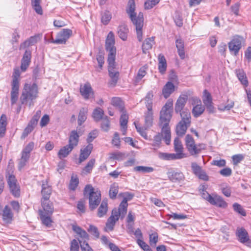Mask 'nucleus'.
Segmentation results:
<instances>
[{
    "mask_svg": "<svg viewBox=\"0 0 251 251\" xmlns=\"http://www.w3.org/2000/svg\"><path fill=\"white\" fill-rule=\"evenodd\" d=\"M190 125L184 123V121H180L176 126V131L177 135L179 136H183Z\"/></svg>",
    "mask_w": 251,
    "mask_h": 251,
    "instance_id": "24",
    "label": "nucleus"
},
{
    "mask_svg": "<svg viewBox=\"0 0 251 251\" xmlns=\"http://www.w3.org/2000/svg\"><path fill=\"white\" fill-rule=\"evenodd\" d=\"M204 111V107L201 104H197L194 107L192 110V113L194 117H198L200 116Z\"/></svg>",
    "mask_w": 251,
    "mask_h": 251,
    "instance_id": "47",
    "label": "nucleus"
},
{
    "mask_svg": "<svg viewBox=\"0 0 251 251\" xmlns=\"http://www.w3.org/2000/svg\"><path fill=\"white\" fill-rule=\"evenodd\" d=\"M93 148L92 144H89L84 149L80 150V154L79 157V163H81L82 162L85 160L90 155L91 153Z\"/></svg>",
    "mask_w": 251,
    "mask_h": 251,
    "instance_id": "19",
    "label": "nucleus"
},
{
    "mask_svg": "<svg viewBox=\"0 0 251 251\" xmlns=\"http://www.w3.org/2000/svg\"><path fill=\"white\" fill-rule=\"evenodd\" d=\"M153 93L152 91H149L144 98L145 103L147 109H152Z\"/></svg>",
    "mask_w": 251,
    "mask_h": 251,
    "instance_id": "37",
    "label": "nucleus"
},
{
    "mask_svg": "<svg viewBox=\"0 0 251 251\" xmlns=\"http://www.w3.org/2000/svg\"><path fill=\"white\" fill-rule=\"evenodd\" d=\"M181 117V120L180 121H184V123L187 124L191 123V115L189 111H182L180 113Z\"/></svg>",
    "mask_w": 251,
    "mask_h": 251,
    "instance_id": "51",
    "label": "nucleus"
},
{
    "mask_svg": "<svg viewBox=\"0 0 251 251\" xmlns=\"http://www.w3.org/2000/svg\"><path fill=\"white\" fill-rule=\"evenodd\" d=\"M99 134L98 130L95 129L90 132L88 136L87 141L89 144L91 143L98 136Z\"/></svg>",
    "mask_w": 251,
    "mask_h": 251,
    "instance_id": "59",
    "label": "nucleus"
},
{
    "mask_svg": "<svg viewBox=\"0 0 251 251\" xmlns=\"http://www.w3.org/2000/svg\"><path fill=\"white\" fill-rule=\"evenodd\" d=\"M237 236L239 241L242 243H247L249 241V237L247 231L243 228H239L237 230Z\"/></svg>",
    "mask_w": 251,
    "mask_h": 251,
    "instance_id": "26",
    "label": "nucleus"
},
{
    "mask_svg": "<svg viewBox=\"0 0 251 251\" xmlns=\"http://www.w3.org/2000/svg\"><path fill=\"white\" fill-rule=\"evenodd\" d=\"M34 143L30 142L23 149L21 155L29 158L30 152L33 151L34 148Z\"/></svg>",
    "mask_w": 251,
    "mask_h": 251,
    "instance_id": "36",
    "label": "nucleus"
},
{
    "mask_svg": "<svg viewBox=\"0 0 251 251\" xmlns=\"http://www.w3.org/2000/svg\"><path fill=\"white\" fill-rule=\"evenodd\" d=\"M175 91V86L171 81L168 82L163 87L162 94L165 99L168 98Z\"/></svg>",
    "mask_w": 251,
    "mask_h": 251,
    "instance_id": "23",
    "label": "nucleus"
},
{
    "mask_svg": "<svg viewBox=\"0 0 251 251\" xmlns=\"http://www.w3.org/2000/svg\"><path fill=\"white\" fill-rule=\"evenodd\" d=\"M128 32V29L126 25L123 24L119 26L118 34L122 40L124 41L126 40Z\"/></svg>",
    "mask_w": 251,
    "mask_h": 251,
    "instance_id": "32",
    "label": "nucleus"
},
{
    "mask_svg": "<svg viewBox=\"0 0 251 251\" xmlns=\"http://www.w3.org/2000/svg\"><path fill=\"white\" fill-rule=\"evenodd\" d=\"M40 217V219L42 221V223L43 225H45L47 226H50L52 222V220L51 219V216L52 214H39Z\"/></svg>",
    "mask_w": 251,
    "mask_h": 251,
    "instance_id": "39",
    "label": "nucleus"
},
{
    "mask_svg": "<svg viewBox=\"0 0 251 251\" xmlns=\"http://www.w3.org/2000/svg\"><path fill=\"white\" fill-rule=\"evenodd\" d=\"M34 126L30 124H29L27 127L25 129L21 138L24 139L28 134H29L34 129Z\"/></svg>",
    "mask_w": 251,
    "mask_h": 251,
    "instance_id": "64",
    "label": "nucleus"
},
{
    "mask_svg": "<svg viewBox=\"0 0 251 251\" xmlns=\"http://www.w3.org/2000/svg\"><path fill=\"white\" fill-rule=\"evenodd\" d=\"M191 168L193 173L197 176L203 171L201 167L196 162H192L191 163Z\"/></svg>",
    "mask_w": 251,
    "mask_h": 251,
    "instance_id": "57",
    "label": "nucleus"
},
{
    "mask_svg": "<svg viewBox=\"0 0 251 251\" xmlns=\"http://www.w3.org/2000/svg\"><path fill=\"white\" fill-rule=\"evenodd\" d=\"M84 195H89V208L91 210L95 209L101 201V194L100 191H95L91 185H87L84 190Z\"/></svg>",
    "mask_w": 251,
    "mask_h": 251,
    "instance_id": "4",
    "label": "nucleus"
},
{
    "mask_svg": "<svg viewBox=\"0 0 251 251\" xmlns=\"http://www.w3.org/2000/svg\"><path fill=\"white\" fill-rule=\"evenodd\" d=\"M158 157L159 158L166 160H171L178 159L179 158L178 154H175V153H169L166 152H159L158 153Z\"/></svg>",
    "mask_w": 251,
    "mask_h": 251,
    "instance_id": "38",
    "label": "nucleus"
},
{
    "mask_svg": "<svg viewBox=\"0 0 251 251\" xmlns=\"http://www.w3.org/2000/svg\"><path fill=\"white\" fill-rule=\"evenodd\" d=\"M108 211V203L107 200H103L98 209L97 215L99 217H103Z\"/></svg>",
    "mask_w": 251,
    "mask_h": 251,
    "instance_id": "29",
    "label": "nucleus"
},
{
    "mask_svg": "<svg viewBox=\"0 0 251 251\" xmlns=\"http://www.w3.org/2000/svg\"><path fill=\"white\" fill-rule=\"evenodd\" d=\"M135 125V127L137 129L138 132L145 139H147V134L146 132V128L143 127H141L139 125H137L135 123H134Z\"/></svg>",
    "mask_w": 251,
    "mask_h": 251,
    "instance_id": "62",
    "label": "nucleus"
},
{
    "mask_svg": "<svg viewBox=\"0 0 251 251\" xmlns=\"http://www.w3.org/2000/svg\"><path fill=\"white\" fill-rule=\"evenodd\" d=\"M233 208L234 211L238 212L242 216H246V213L241 205L237 203H235L233 205Z\"/></svg>",
    "mask_w": 251,
    "mask_h": 251,
    "instance_id": "58",
    "label": "nucleus"
},
{
    "mask_svg": "<svg viewBox=\"0 0 251 251\" xmlns=\"http://www.w3.org/2000/svg\"><path fill=\"white\" fill-rule=\"evenodd\" d=\"M87 108L82 107L80 109L77 120L79 126H81L87 119Z\"/></svg>",
    "mask_w": 251,
    "mask_h": 251,
    "instance_id": "34",
    "label": "nucleus"
},
{
    "mask_svg": "<svg viewBox=\"0 0 251 251\" xmlns=\"http://www.w3.org/2000/svg\"><path fill=\"white\" fill-rule=\"evenodd\" d=\"M185 145L189 153L192 155L199 153L201 150L203 148L201 145H196L193 138L189 134H187L186 136Z\"/></svg>",
    "mask_w": 251,
    "mask_h": 251,
    "instance_id": "6",
    "label": "nucleus"
},
{
    "mask_svg": "<svg viewBox=\"0 0 251 251\" xmlns=\"http://www.w3.org/2000/svg\"><path fill=\"white\" fill-rule=\"evenodd\" d=\"M41 37L42 35L39 34L31 36L20 45V49H25L30 46L34 45L41 40Z\"/></svg>",
    "mask_w": 251,
    "mask_h": 251,
    "instance_id": "15",
    "label": "nucleus"
},
{
    "mask_svg": "<svg viewBox=\"0 0 251 251\" xmlns=\"http://www.w3.org/2000/svg\"><path fill=\"white\" fill-rule=\"evenodd\" d=\"M88 231L93 236L97 238H98L100 236V233L97 227L93 225H90Z\"/></svg>",
    "mask_w": 251,
    "mask_h": 251,
    "instance_id": "63",
    "label": "nucleus"
},
{
    "mask_svg": "<svg viewBox=\"0 0 251 251\" xmlns=\"http://www.w3.org/2000/svg\"><path fill=\"white\" fill-rule=\"evenodd\" d=\"M173 106V100L169 99L160 112L159 126L161 128L164 141L168 145L171 142V134L169 124L172 117Z\"/></svg>",
    "mask_w": 251,
    "mask_h": 251,
    "instance_id": "1",
    "label": "nucleus"
},
{
    "mask_svg": "<svg viewBox=\"0 0 251 251\" xmlns=\"http://www.w3.org/2000/svg\"><path fill=\"white\" fill-rule=\"evenodd\" d=\"M95 163V159H91L87 163L86 166L83 169V171L86 173H90L92 170Z\"/></svg>",
    "mask_w": 251,
    "mask_h": 251,
    "instance_id": "55",
    "label": "nucleus"
},
{
    "mask_svg": "<svg viewBox=\"0 0 251 251\" xmlns=\"http://www.w3.org/2000/svg\"><path fill=\"white\" fill-rule=\"evenodd\" d=\"M72 229L79 236L82 241L83 240L87 241L89 240V235L86 231L82 229L80 226L73 225L72 226Z\"/></svg>",
    "mask_w": 251,
    "mask_h": 251,
    "instance_id": "22",
    "label": "nucleus"
},
{
    "mask_svg": "<svg viewBox=\"0 0 251 251\" xmlns=\"http://www.w3.org/2000/svg\"><path fill=\"white\" fill-rule=\"evenodd\" d=\"M162 138H164V135L161 132L154 137L153 142L152 145L154 147H159L161 143ZM163 139L164 140V139Z\"/></svg>",
    "mask_w": 251,
    "mask_h": 251,
    "instance_id": "52",
    "label": "nucleus"
},
{
    "mask_svg": "<svg viewBox=\"0 0 251 251\" xmlns=\"http://www.w3.org/2000/svg\"><path fill=\"white\" fill-rule=\"evenodd\" d=\"M112 18V15L110 11L105 10L101 14V21L104 25H107Z\"/></svg>",
    "mask_w": 251,
    "mask_h": 251,
    "instance_id": "43",
    "label": "nucleus"
},
{
    "mask_svg": "<svg viewBox=\"0 0 251 251\" xmlns=\"http://www.w3.org/2000/svg\"><path fill=\"white\" fill-rule=\"evenodd\" d=\"M14 165H10L9 163L6 170V177L7 178V182L9 186L12 194L16 196V179L14 175Z\"/></svg>",
    "mask_w": 251,
    "mask_h": 251,
    "instance_id": "8",
    "label": "nucleus"
},
{
    "mask_svg": "<svg viewBox=\"0 0 251 251\" xmlns=\"http://www.w3.org/2000/svg\"><path fill=\"white\" fill-rule=\"evenodd\" d=\"M42 188L41 193L42 194V198L41 200H49L51 193V189L50 187L48 185L47 181H43Z\"/></svg>",
    "mask_w": 251,
    "mask_h": 251,
    "instance_id": "25",
    "label": "nucleus"
},
{
    "mask_svg": "<svg viewBox=\"0 0 251 251\" xmlns=\"http://www.w3.org/2000/svg\"><path fill=\"white\" fill-rule=\"evenodd\" d=\"M126 215L122 214V211L119 208L117 209L115 208L112 210L111 216L107 219L106 223V226L105 230L106 231H112L114 229L115 223L118 221L120 217L123 219Z\"/></svg>",
    "mask_w": 251,
    "mask_h": 251,
    "instance_id": "5",
    "label": "nucleus"
},
{
    "mask_svg": "<svg viewBox=\"0 0 251 251\" xmlns=\"http://www.w3.org/2000/svg\"><path fill=\"white\" fill-rule=\"evenodd\" d=\"M120 138L118 132H115L114 134L113 138L112 140V144L113 146L119 148L120 147Z\"/></svg>",
    "mask_w": 251,
    "mask_h": 251,
    "instance_id": "61",
    "label": "nucleus"
},
{
    "mask_svg": "<svg viewBox=\"0 0 251 251\" xmlns=\"http://www.w3.org/2000/svg\"><path fill=\"white\" fill-rule=\"evenodd\" d=\"M147 67L144 66L140 68L138 71L137 76L135 77V83H138L147 74Z\"/></svg>",
    "mask_w": 251,
    "mask_h": 251,
    "instance_id": "44",
    "label": "nucleus"
},
{
    "mask_svg": "<svg viewBox=\"0 0 251 251\" xmlns=\"http://www.w3.org/2000/svg\"><path fill=\"white\" fill-rule=\"evenodd\" d=\"M124 199L121 202L119 209L122 211L123 216L126 215L127 212V201L131 200L134 197V195L128 192H126L123 194Z\"/></svg>",
    "mask_w": 251,
    "mask_h": 251,
    "instance_id": "14",
    "label": "nucleus"
},
{
    "mask_svg": "<svg viewBox=\"0 0 251 251\" xmlns=\"http://www.w3.org/2000/svg\"><path fill=\"white\" fill-rule=\"evenodd\" d=\"M119 187L115 183L111 185L110 190L109 191V197L112 199L116 198V196L118 193Z\"/></svg>",
    "mask_w": 251,
    "mask_h": 251,
    "instance_id": "48",
    "label": "nucleus"
},
{
    "mask_svg": "<svg viewBox=\"0 0 251 251\" xmlns=\"http://www.w3.org/2000/svg\"><path fill=\"white\" fill-rule=\"evenodd\" d=\"M31 58V51L29 50H26L21 60L20 67L22 72H25L29 67Z\"/></svg>",
    "mask_w": 251,
    "mask_h": 251,
    "instance_id": "13",
    "label": "nucleus"
},
{
    "mask_svg": "<svg viewBox=\"0 0 251 251\" xmlns=\"http://www.w3.org/2000/svg\"><path fill=\"white\" fill-rule=\"evenodd\" d=\"M13 216V214L10 208L8 205H6L3 210L2 213V219L3 221L6 223H10L12 220Z\"/></svg>",
    "mask_w": 251,
    "mask_h": 251,
    "instance_id": "27",
    "label": "nucleus"
},
{
    "mask_svg": "<svg viewBox=\"0 0 251 251\" xmlns=\"http://www.w3.org/2000/svg\"><path fill=\"white\" fill-rule=\"evenodd\" d=\"M105 50L108 52V57H115L116 49L115 47V37L114 33L110 31L108 33L105 40Z\"/></svg>",
    "mask_w": 251,
    "mask_h": 251,
    "instance_id": "9",
    "label": "nucleus"
},
{
    "mask_svg": "<svg viewBox=\"0 0 251 251\" xmlns=\"http://www.w3.org/2000/svg\"><path fill=\"white\" fill-rule=\"evenodd\" d=\"M78 241L82 251H94L87 242V241H82V240L78 239Z\"/></svg>",
    "mask_w": 251,
    "mask_h": 251,
    "instance_id": "53",
    "label": "nucleus"
},
{
    "mask_svg": "<svg viewBox=\"0 0 251 251\" xmlns=\"http://www.w3.org/2000/svg\"><path fill=\"white\" fill-rule=\"evenodd\" d=\"M135 3L134 0H129L126 12L129 15L133 24L135 26L137 39L141 42L143 39L142 28L144 25V15L139 12L137 16L135 12Z\"/></svg>",
    "mask_w": 251,
    "mask_h": 251,
    "instance_id": "2",
    "label": "nucleus"
},
{
    "mask_svg": "<svg viewBox=\"0 0 251 251\" xmlns=\"http://www.w3.org/2000/svg\"><path fill=\"white\" fill-rule=\"evenodd\" d=\"M41 0H31V5L36 11V12L40 15L43 14L42 8L40 5V2Z\"/></svg>",
    "mask_w": 251,
    "mask_h": 251,
    "instance_id": "46",
    "label": "nucleus"
},
{
    "mask_svg": "<svg viewBox=\"0 0 251 251\" xmlns=\"http://www.w3.org/2000/svg\"><path fill=\"white\" fill-rule=\"evenodd\" d=\"M111 104L116 107L119 111L122 112L124 110V103L121 99L118 97H114L111 100Z\"/></svg>",
    "mask_w": 251,
    "mask_h": 251,
    "instance_id": "41",
    "label": "nucleus"
},
{
    "mask_svg": "<svg viewBox=\"0 0 251 251\" xmlns=\"http://www.w3.org/2000/svg\"><path fill=\"white\" fill-rule=\"evenodd\" d=\"M236 73L237 76L242 84L247 85L248 84V80L245 73L242 70H239L236 71Z\"/></svg>",
    "mask_w": 251,
    "mask_h": 251,
    "instance_id": "50",
    "label": "nucleus"
},
{
    "mask_svg": "<svg viewBox=\"0 0 251 251\" xmlns=\"http://www.w3.org/2000/svg\"><path fill=\"white\" fill-rule=\"evenodd\" d=\"M112 69L111 68L109 70V75L110 77L111 80L110 81V84L115 85L117 82L119 77L118 72H112Z\"/></svg>",
    "mask_w": 251,
    "mask_h": 251,
    "instance_id": "49",
    "label": "nucleus"
},
{
    "mask_svg": "<svg viewBox=\"0 0 251 251\" xmlns=\"http://www.w3.org/2000/svg\"><path fill=\"white\" fill-rule=\"evenodd\" d=\"M80 93L85 99H89L93 95L91 86L89 83H86L80 87Z\"/></svg>",
    "mask_w": 251,
    "mask_h": 251,
    "instance_id": "17",
    "label": "nucleus"
},
{
    "mask_svg": "<svg viewBox=\"0 0 251 251\" xmlns=\"http://www.w3.org/2000/svg\"><path fill=\"white\" fill-rule=\"evenodd\" d=\"M38 95V87L36 84H25L20 100L22 104L31 106L33 105L34 100L37 98Z\"/></svg>",
    "mask_w": 251,
    "mask_h": 251,
    "instance_id": "3",
    "label": "nucleus"
},
{
    "mask_svg": "<svg viewBox=\"0 0 251 251\" xmlns=\"http://www.w3.org/2000/svg\"><path fill=\"white\" fill-rule=\"evenodd\" d=\"M145 124L147 127L150 126L153 121V112L152 109H148L145 113Z\"/></svg>",
    "mask_w": 251,
    "mask_h": 251,
    "instance_id": "45",
    "label": "nucleus"
},
{
    "mask_svg": "<svg viewBox=\"0 0 251 251\" xmlns=\"http://www.w3.org/2000/svg\"><path fill=\"white\" fill-rule=\"evenodd\" d=\"M209 202L211 204L222 208H226L227 205V203L221 196L216 194L212 195L211 198Z\"/></svg>",
    "mask_w": 251,
    "mask_h": 251,
    "instance_id": "16",
    "label": "nucleus"
},
{
    "mask_svg": "<svg viewBox=\"0 0 251 251\" xmlns=\"http://www.w3.org/2000/svg\"><path fill=\"white\" fill-rule=\"evenodd\" d=\"M73 149V147L70 146L69 144L63 147L60 149L58 152V156L59 158L62 159L67 157Z\"/></svg>",
    "mask_w": 251,
    "mask_h": 251,
    "instance_id": "33",
    "label": "nucleus"
},
{
    "mask_svg": "<svg viewBox=\"0 0 251 251\" xmlns=\"http://www.w3.org/2000/svg\"><path fill=\"white\" fill-rule=\"evenodd\" d=\"M155 44L154 38L153 37L146 39L142 45V50L144 53H147V51L151 49L152 46Z\"/></svg>",
    "mask_w": 251,
    "mask_h": 251,
    "instance_id": "30",
    "label": "nucleus"
},
{
    "mask_svg": "<svg viewBox=\"0 0 251 251\" xmlns=\"http://www.w3.org/2000/svg\"><path fill=\"white\" fill-rule=\"evenodd\" d=\"M103 115V110L100 107H97L94 110L92 116L95 121L98 122L102 119Z\"/></svg>",
    "mask_w": 251,
    "mask_h": 251,
    "instance_id": "40",
    "label": "nucleus"
},
{
    "mask_svg": "<svg viewBox=\"0 0 251 251\" xmlns=\"http://www.w3.org/2000/svg\"><path fill=\"white\" fill-rule=\"evenodd\" d=\"M29 158L21 155L18 164V169L21 170L26 165Z\"/></svg>",
    "mask_w": 251,
    "mask_h": 251,
    "instance_id": "60",
    "label": "nucleus"
},
{
    "mask_svg": "<svg viewBox=\"0 0 251 251\" xmlns=\"http://www.w3.org/2000/svg\"><path fill=\"white\" fill-rule=\"evenodd\" d=\"M244 38L239 36L233 37L232 40L228 43V48L230 52H233L236 55L242 47V43L244 42Z\"/></svg>",
    "mask_w": 251,
    "mask_h": 251,
    "instance_id": "10",
    "label": "nucleus"
},
{
    "mask_svg": "<svg viewBox=\"0 0 251 251\" xmlns=\"http://www.w3.org/2000/svg\"><path fill=\"white\" fill-rule=\"evenodd\" d=\"M188 97L186 95H180L178 98L175 104V112L180 113L184 108L187 101Z\"/></svg>",
    "mask_w": 251,
    "mask_h": 251,
    "instance_id": "20",
    "label": "nucleus"
},
{
    "mask_svg": "<svg viewBox=\"0 0 251 251\" xmlns=\"http://www.w3.org/2000/svg\"><path fill=\"white\" fill-rule=\"evenodd\" d=\"M12 77L13 80L11 91V103L12 104H14L16 102V68L13 69Z\"/></svg>",
    "mask_w": 251,
    "mask_h": 251,
    "instance_id": "35",
    "label": "nucleus"
},
{
    "mask_svg": "<svg viewBox=\"0 0 251 251\" xmlns=\"http://www.w3.org/2000/svg\"><path fill=\"white\" fill-rule=\"evenodd\" d=\"M160 0H147L144 4L145 9H150L157 4Z\"/></svg>",
    "mask_w": 251,
    "mask_h": 251,
    "instance_id": "56",
    "label": "nucleus"
},
{
    "mask_svg": "<svg viewBox=\"0 0 251 251\" xmlns=\"http://www.w3.org/2000/svg\"><path fill=\"white\" fill-rule=\"evenodd\" d=\"M42 209L39 210V214H52L54 208L52 203L47 200H41Z\"/></svg>",
    "mask_w": 251,
    "mask_h": 251,
    "instance_id": "12",
    "label": "nucleus"
},
{
    "mask_svg": "<svg viewBox=\"0 0 251 251\" xmlns=\"http://www.w3.org/2000/svg\"><path fill=\"white\" fill-rule=\"evenodd\" d=\"M174 145V150L176 152V153H175V154H178V156H179V158H178L177 159H180L185 157V154L183 152V145L178 137H176L175 139Z\"/></svg>",
    "mask_w": 251,
    "mask_h": 251,
    "instance_id": "18",
    "label": "nucleus"
},
{
    "mask_svg": "<svg viewBox=\"0 0 251 251\" xmlns=\"http://www.w3.org/2000/svg\"><path fill=\"white\" fill-rule=\"evenodd\" d=\"M176 46L180 58L181 59H184L185 58V52L183 40L181 38L176 39Z\"/></svg>",
    "mask_w": 251,
    "mask_h": 251,
    "instance_id": "21",
    "label": "nucleus"
},
{
    "mask_svg": "<svg viewBox=\"0 0 251 251\" xmlns=\"http://www.w3.org/2000/svg\"><path fill=\"white\" fill-rule=\"evenodd\" d=\"M79 137V136L76 131H72L69 140V144L70 146L73 147L74 148L76 147L78 144Z\"/></svg>",
    "mask_w": 251,
    "mask_h": 251,
    "instance_id": "31",
    "label": "nucleus"
},
{
    "mask_svg": "<svg viewBox=\"0 0 251 251\" xmlns=\"http://www.w3.org/2000/svg\"><path fill=\"white\" fill-rule=\"evenodd\" d=\"M169 179L172 182L179 183L184 179V176L181 172L170 170L167 173Z\"/></svg>",
    "mask_w": 251,
    "mask_h": 251,
    "instance_id": "11",
    "label": "nucleus"
},
{
    "mask_svg": "<svg viewBox=\"0 0 251 251\" xmlns=\"http://www.w3.org/2000/svg\"><path fill=\"white\" fill-rule=\"evenodd\" d=\"M202 100L205 105L212 102L211 95L206 90H205L203 92Z\"/></svg>",
    "mask_w": 251,
    "mask_h": 251,
    "instance_id": "54",
    "label": "nucleus"
},
{
    "mask_svg": "<svg viewBox=\"0 0 251 251\" xmlns=\"http://www.w3.org/2000/svg\"><path fill=\"white\" fill-rule=\"evenodd\" d=\"M153 170L154 169L152 167L143 166H138L135 167L133 168V171L134 172L141 173L143 174L151 173Z\"/></svg>",
    "mask_w": 251,
    "mask_h": 251,
    "instance_id": "42",
    "label": "nucleus"
},
{
    "mask_svg": "<svg viewBox=\"0 0 251 251\" xmlns=\"http://www.w3.org/2000/svg\"><path fill=\"white\" fill-rule=\"evenodd\" d=\"M158 70L159 72L163 74L166 71L167 62L164 56L160 53L158 56Z\"/></svg>",
    "mask_w": 251,
    "mask_h": 251,
    "instance_id": "28",
    "label": "nucleus"
},
{
    "mask_svg": "<svg viewBox=\"0 0 251 251\" xmlns=\"http://www.w3.org/2000/svg\"><path fill=\"white\" fill-rule=\"evenodd\" d=\"M72 33V30L70 29H63L57 33L55 39H51L50 42L56 44H65Z\"/></svg>",
    "mask_w": 251,
    "mask_h": 251,
    "instance_id": "7",
    "label": "nucleus"
}]
</instances>
